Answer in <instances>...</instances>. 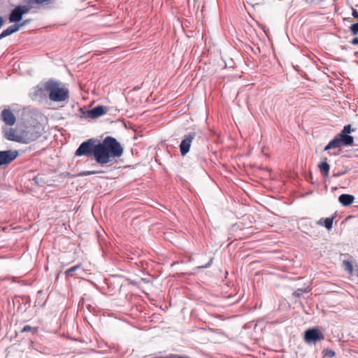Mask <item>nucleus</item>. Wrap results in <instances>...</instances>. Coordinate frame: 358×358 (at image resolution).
Listing matches in <instances>:
<instances>
[{"label": "nucleus", "mask_w": 358, "mask_h": 358, "mask_svg": "<svg viewBox=\"0 0 358 358\" xmlns=\"http://www.w3.org/2000/svg\"><path fill=\"white\" fill-rule=\"evenodd\" d=\"M344 146L343 144L340 141V140L336 136L333 140H331L328 145L324 148V150H329L334 148H339Z\"/></svg>", "instance_id": "2eb2a0df"}, {"label": "nucleus", "mask_w": 358, "mask_h": 358, "mask_svg": "<svg viewBox=\"0 0 358 358\" xmlns=\"http://www.w3.org/2000/svg\"><path fill=\"white\" fill-rule=\"evenodd\" d=\"M343 266L345 271H347L350 275H352L353 266L352 264L348 260L343 261Z\"/></svg>", "instance_id": "a211bd4d"}, {"label": "nucleus", "mask_w": 358, "mask_h": 358, "mask_svg": "<svg viewBox=\"0 0 358 358\" xmlns=\"http://www.w3.org/2000/svg\"><path fill=\"white\" fill-rule=\"evenodd\" d=\"M341 176V173H336V174H334V176H334V177H338V176Z\"/></svg>", "instance_id": "2f4dec72"}, {"label": "nucleus", "mask_w": 358, "mask_h": 358, "mask_svg": "<svg viewBox=\"0 0 358 358\" xmlns=\"http://www.w3.org/2000/svg\"><path fill=\"white\" fill-rule=\"evenodd\" d=\"M350 30L352 32V35H357L358 34V22L355 24H352L350 27Z\"/></svg>", "instance_id": "4be33fe9"}, {"label": "nucleus", "mask_w": 358, "mask_h": 358, "mask_svg": "<svg viewBox=\"0 0 358 358\" xmlns=\"http://www.w3.org/2000/svg\"><path fill=\"white\" fill-rule=\"evenodd\" d=\"M106 113V109L103 106H97L90 110H87L85 113V117L92 119L97 118Z\"/></svg>", "instance_id": "9d476101"}, {"label": "nucleus", "mask_w": 358, "mask_h": 358, "mask_svg": "<svg viewBox=\"0 0 358 358\" xmlns=\"http://www.w3.org/2000/svg\"><path fill=\"white\" fill-rule=\"evenodd\" d=\"M20 30V26L17 25V24H13L10 27H8L7 29L3 30L0 34V40L2 38L8 36Z\"/></svg>", "instance_id": "4468645a"}, {"label": "nucleus", "mask_w": 358, "mask_h": 358, "mask_svg": "<svg viewBox=\"0 0 358 358\" xmlns=\"http://www.w3.org/2000/svg\"><path fill=\"white\" fill-rule=\"evenodd\" d=\"M336 216H332L331 217H327L325 219H320L318 221V224L324 226L327 229H331L333 227V222L335 219Z\"/></svg>", "instance_id": "dca6fc26"}, {"label": "nucleus", "mask_w": 358, "mask_h": 358, "mask_svg": "<svg viewBox=\"0 0 358 358\" xmlns=\"http://www.w3.org/2000/svg\"><path fill=\"white\" fill-rule=\"evenodd\" d=\"M324 335L317 328L308 329L305 331L304 340L308 343H315L324 340Z\"/></svg>", "instance_id": "20e7f679"}, {"label": "nucleus", "mask_w": 358, "mask_h": 358, "mask_svg": "<svg viewBox=\"0 0 358 358\" xmlns=\"http://www.w3.org/2000/svg\"><path fill=\"white\" fill-rule=\"evenodd\" d=\"M352 43L353 45H357L358 44V38H355L352 41Z\"/></svg>", "instance_id": "c756f323"}, {"label": "nucleus", "mask_w": 358, "mask_h": 358, "mask_svg": "<svg viewBox=\"0 0 358 358\" xmlns=\"http://www.w3.org/2000/svg\"><path fill=\"white\" fill-rule=\"evenodd\" d=\"M102 173H103V171H98V170H96V171H83V172L80 173L79 175L80 176H90V175H95V174Z\"/></svg>", "instance_id": "6ab92c4d"}, {"label": "nucleus", "mask_w": 358, "mask_h": 358, "mask_svg": "<svg viewBox=\"0 0 358 358\" xmlns=\"http://www.w3.org/2000/svg\"><path fill=\"white\" fill-rule=\"evenodd\" d=\"M0 119L8 126H13L16 122L15 116L10 109H4L1 111Z\"/></svg>", "instance_id": "1a4fd4ad"}, {"label": "nucleus", "mask_w": 358, "mask_h": 358, "mask_svg": "<svg viewBox=\"0 0 358 358\" xmlns=\"http://www.w3.org/2000/svg\"><path fill=\"white\" fill-rule=\"evenodd\" d=\"M306 292V289L303 290V289H299L295 292V294H296V296H300L302 293Z\"/></svg>", "instance_id": "cd10ccee"}, {"label": "nucleus", "mask_w": 358, "mask_h": 358, "mask_svg": "<svg viewBox=\"0 0 358 358\" xmlns=\"http://www.w3.org/2000/svg\"><path fill=\"white\" fill-rule=\"evenodd\" d=\"M355 200V196L350 194H343L339 196L338 201L344 206L351 205Z\"/></svg>", "instance_id": "ddd939ff"}, {"label": "nucleus", "mask_w": 358, "mask_h": 358, "mask_svg": "<svg viewBox=\"0 0 358 358\" xmlns=\"http://www.w3.org/2000/svg\"><path fill=\"white\" fill-rule=\"evenodd\" d=\"M32 331V334H34L35 332L36 331V329L29 325H25L22 329L21 332L24 333V332H28V331Z\"/></svg>", "instance_id": "5701e85b"}, {"label": "nucleus", "mask_w": 358, "mask_h": 358, "mask_svg": "<svg viewBox=\"0 0 358 358\" xmlns=\"http://www.w3.org/2000/svg\"><path fill=\"white\" fill-rule=\"evenodd\" d=\"M29 22H30V20H25L23 22L17 24V25L20 26V29L21 27H22L25 26L26 24H27Z\"/></svg>", "instance_id": "a878e982"}, {"label": "nucleus", "mask_w": 358, "mask_h": 358, "mask_svg": "<svg viewBox=\"0 0 358 358\" xmlns=\"http://www.w3.org/2000/svg\"><path fill=\"white\" fill-rule=\"evenodd\" d=\"M80 265H76V266H73L72 267H71L70 268L67 269L66 271H65V273L66 275L68 276H73V274H74V272L80 268Z\"/></svg>", "instance_id": "aec40b11"}, {"label": "nucleus", "mask_w": 358, "mask_h": 358, "mask_svg": "<svg viewBox=\"0 0 358 358\" xmlns=\"http://www.w3.org/2000/svg\"><path fill=\"white\" fill-rule=\"evenodd\" d=\"M324 352H325V355H327V357H329L330 358L335 356L334 351H333L331 350H326Z\"/></svg>", "instance_id": "393cba45"}, {"label": "nucleus", "mask_w": 358, "mask_h": 358, "mask_svg": "<svg viewBox=\"0 0 358 358\" xmlns=\"http://www.w3.org/2000/svg\"><path fill=\"white\" fill-rule=\"evenodd\" d=\"M123 148L116 138L106 136L102 142L90 138L83 142L76 150V156H94L96 163L104 165L112 162V158L122 155Z\"/></svg>", "instance_id": "f257e3e1"}, {"label": "nucleus", "mask_w": 358, "mask_h": 358, "mask_svg": "<svg viewBox=\"0 0 358 358\" xmlns=\"http://www.w3.org/2000/svg\"><path fill=\"white\" fill-rule=\"evenodd\" d=\"M196 134L194 132H191L184 136L180 145V150L182 156H185L189 151L191 144Z\"/></svg>", "instance_id": "423d86ee"}, {"label": "nucleus", "mask_w": 358, "mask_h": 358, "mask_svg": "<svg viewBox=\"0 0 358 358\" xmlns=\"http://www.w3.org/2000/svg\"><path fill=\"white\" fill-rule=\"evenodd\" d=\"M33 93L36 98H43L46 96L47 93H48V92L45 87V83L37 85V87L34 89V92Z\"/></svg>", "instance_id": "f8f14e48"}, {"label": "nucleus", "mask_w": 358, "mask_h": 358, "mask_svg": "<svg viewBox=\"0 0 358 358\" xmlns=\"http://www.w3.org/2000/svg\"><path fill=\"white\" fill-rule=\"evenodd\" d=\"M22 14L20 10V8L16 6L10 13L9 15V22L11 23L13 22H20L22 18Z\"/></svg>", "instance_id": "9b49d317"}, {"label": "nucleus", "mask_w": 358, "mask_h": 358, "mask_svg": "<svg viewBox=\"0 0 358 358\" xmlns=\"http://www.w3.org/2000/svg\"><path fill=\"white\" fill-rule=\"evenodd\" d=\"M29 5L42 4L43 3L49 2L50 0H25Z\"/></svg>", "instance_id": "412c9836"}, {"label": "nucleus", "mask_w": 358, "mask_h": 358, "mask_svg": "<svg viewBox=\"0 0 358 358\" xmlns=\"http://www.w3.org/2000/svg\"><path fill=\"white\" fill-rule=\"evenodd\" d=\"M354 131L355 129H352L350 124L345 125L341 133L336 135V137L340 140L344 146L352 145L354 143V138L353 136L349 135V134Z\"/></svg>", "instance_id": "7ed1b4c3"}, {"label": "nucleus", "mask_w": 358, "mask_h": 358, "mask_svg": "<svg viewBox=\"0 0 358 358\" xmlns=\"http://www.w3.org/2000/svg\"><path fill=\"white\" fill-rule=\"evenodd\" d=\"M3 137L8 141L22 143L23 137L22 135H17L16 131L13 128H3Z\"/></svg>", "instance_id": "6e6552de"}, {"label": "nucleus", "mask_w": 358, "mask_h": 358, "mask_svg": "<svg viewBox=\"0 0 358 358\" xmlns=\"http://www.w3.org/2000/svg\"><path fill=\"white\" fill-rule=\"evenodd\" d=\"M135 132H136V135L138 134V129H136ZM140 132H142V131H141V130H140V131H139V133H140Z\"/></svg>", "instance_id": "7c9ffc66"}, {"label": "nucleus", "mask_w": 358, "mask_h": 358, "mask_svg": "<svg viewBox=\"0 0 358 358\" xmlns=\"http://www.w3.org/2000/svg\"><path fill=\"white\" fill-rule=\"evenodd\" d=\"M40 136L41 133L36 131L35 128H29L22 132V137H23V141L22 143H29L37 140Z\"/></svg>", "instance_id": "0eeeda50"}, {"label": "nucleus", "mask_w": 358, "mask_h": 358, "mask_svg": "<svg viewBox=\"0 0 358 358\" xmlns=\"http://www.w3.org/2000/svg\"><path fill=\"white\" fill-rule=\"evenodd\" d=\"M4 20L1 15H0V28L3 25Z\"/></svg>", "instance_id": "c85d7f7f"}, {"label": "nucleus", "mask_w": 358, "mask_h": 358, "mask_svg": "<svg viewBox=\"0 0 358 358\" xmlns=\"http://www.w3.org/2000/svg\"><path fill=\"white\" fill-rule=\"evenodd\" d=\"M60 85L61 83L54 79H50L45 82V87L51 101L61 102L69 99V90L66 87H62Z\"/></svg>", "instance_id": "f03ea898"}, {"label": "nucleus", "mask_w": 358, "mask_h": 358, "mask_svg": "<svg viewBox=\"0 0 358 358\" xmlns=\"http://www.w3.org/2000/svg\"><path fill=\"white\" fill-rule=\"evenodd\" d=\"M318 167L320 169V171L322 175L324 177H328L329 169H330V166L327 162V161H324V162H321L319 164Z\"/></svg>", "instance_id": "f3484780"}, {"label": "nucleus", "mask_w": 358, "mask_h": 358, "mask_svg": "<svg viewBox=\"0 0 358 358\" xmlns=\"http://www.w3.org/2000/svg\"><path fill=\"white\" fill-rule=\"evenodd\" d=\"M20 8L22 15L29 12L30 6H17Z\"/></svg>", "instance_id": "b1692460"}, {"label": "nucleus", "mask_w": 358, "mask_h": 358, "mask_svg": "<svg viewBox=\"0 0 358 358\" xmlns=\"http://www.w3.org/2000/svg\"><path fill=\"white\" fill-rule=\"evenodd\" d=\"M352 16L355 17V18H357L358 19V12L356 9H354L353 8H352Z\"/></svg>", "instance_id": "bb28decb"}, {"label": "nucleus", "mask_w": 358, "mask_h": 358, "mask_svg": "<svg viewBox=\"0 0 358 358\" xmlns=\"http://www.w3.org/2000/svg\"><path fill=\"white\" fill-rule=\"evenodd\" d=\"M18 155L17 150H7L0 151V167L11 163L17 157Z\"/></svg>", "instance_id": "39448f33"}]
</instances>
